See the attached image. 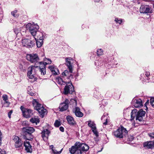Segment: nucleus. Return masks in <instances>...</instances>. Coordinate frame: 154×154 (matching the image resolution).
<instances>
[{"mask_svg": "<svg viewBox=\"0 0 154 154\" xmlns=\"http://www.w3.org/2000/svg\"><path fill=\"white\" fill-rule=\"evenodd\" d=\"M24 146L25 147V150L28 152H31L32 151V146L28 141L26 140L24 143Z\"/></svg>", "mask_w": 154, "mask_h": 154, "instance_id": "obj_19", "label": "nucleus"}, {"mask_svg": "<svg viewBox=\"0 0 154 154\" xmlns=\"http://www.w3.org/2000/svg\"><path fill=\"white\" fill-rule=\"evenodd\" d=\"M36 35H37V39H44V38L47 37V35L45 33L39 31L37 32Z\"/></svg>", "mask_w": 154, "mask_h": 154, "instance_id": "obj_21", "label": "nucleus"}, {"mask_svg": "<svg viewBox=\"0 0 154 154\" xmlns=\"http://www.w3.org/2000/svg\"><path fill=\"white\" fill-rule=\"evenodd\" d=\"M38 63L39 66L37 68L39 70L41 74L44 75L46 73L45 64L42 62H39Z\"/></svg>", "mask_w": 154, "mask_h": 154, "instance_id": "obj_15", "label": "nucleus"}, {"mask_svg": "<svg viewBox=\"0 0 154 154\" xmlns=\"http://www.w3.org/2000/svg\"><path fill=\"white\" fill-rule=\"evenodd\" d=\"M0 153L1 154H5V151L4 150H2L0 148Z\"/></svg>", "mask_w": 154, "mask_h": 154, "instance_id": "obj_46", "label": "nucleus"}, {"mask_svg": "<svg viewBox=\"0 0 154 154\" xmlns=\"http://www.w3.org/2000/svg\"><path fill=\"white\" fill-rule=\"evenodd\" d=\"M42 39H37L36 38L35 43H36L37 46L38 48L41 47L43 44V40Z\"/></svg>", "mask_w": 154, "mask_h": 154, "instance_id": "obj_30", "label": "nucleus"}, {"mask_svg": "<svg viewBox=\"0 0 154 154\" xmlns=\"http://www.w3.org/2000/svg\"><path fill=\"white\" fill-rule=\"evenodd\" d=\"M26 58L27 60L32 63L37 62L39 60L38 55L35 54H27Z\"/></svg>", "mask_w": 154, "mask_h": 154, "instance_id": "obj_11", "label": "nucleus"}, {"mask_svg": "<svg viewBox=\"0 0 154 154\" xmlns=\"http://www.w3.org/2000/svg\"><path fill=\"white\" fill-rule=\"evenodd\" d=\"M50 147L52 149V152L53 153V154H60L61 153V151H57L56 150L54 149L53 145H51Z\"/></svg>", "mask_w": 154, "mask_h": 154, "instance_id": "obj_33", "label": "nucleus"}, {"mask_svg": "<svg viewBox=\"0 0 154 154\" xmlns=\"http://www.w3.org/2000/svg\"><path fill=\"white\" fill-rule=\"evenodd\" d=\"M36 41V38L35 37L33 39L31 38L29 39H23L22 41V45L23 46L27 48H32L35 45Z\"/></svg>", "mask_w": 154, "mask_h": 154, "instance_id": "obj_7", "label": "nucleus"}, {"mask_svg": "<svg viewBox=\"0 0 154 154\" xmlns=\"http://www.w3.org/2000/svg\"><path fill=\"white\" fill-rule=\"evenodd\" d=\"M46 62L45 63H44L45 65L48 64H50L51 63V60L49 58H46L45 59V60Z\"/></svg>", "mask_w": 154, "mask_h": 154, "instance_id": "obj_39", "label": "nucleus"}, {"mask_svg": "<svg viewBox=\"0 0 154 154\" xmlns=\"http://www.w3.org/2000/svg\"><path fill=\"white\" fill-rule=\"evenodd\" d=\"M69 102V100L68 99H66L64 102L61 103L59 106L60 110L63 111L67 109L68 107Z\"/></svg>", "mask_w": 154, "mask_h": 154, "instance_id": "obj_16", "label": "nucleus"}, {"mask_svg": "<svg viewBox=\"0 0 154 154\" xmlns=\"http://www.w3.org/2000/svg\"><path fill=\"white\" fill-rule=\"evenodd\" d=\"M152 141V143H153V144H152V146H153V147H154V141Z\"/></svg>", "mask_w": 154, "mask_h": 154, "instance_id": "obj_51", "label": "nucleus"}, {"mask_svg": "<svg viewBox=\"0 0 154 154\" xmlns=\"http://www.w3.org/2000/svg\"><path fill=\"white\" fill-rule=\"evenodd\" d=\"M27 93L31 96L34 95V93L33 92L32 89H31V87L29 86L27 88Z\"/></svg>", "mask_w": 154, "mask_h": 154, "instance_id": "obj_34", "label": "nucleus"}, {"mask_svg": "<svg viewBox=\"0 0 154 154\" xmlns=\"http://www.w3.org/2000/svg\"><path fill=\"white\" fill-rule=\"evenodd\" d=\"M35 129L32 127H25L23 128V133L31 134L35 131Z\"/></svg>", "mask_w": 154, "mask_h": 154, "instance_id": "obj_22", "label": "nucleus"}, {"mask_svg": "<svg viewBox=\"0 0 154 154\" xmlns=\"http://www.w3.org/2000/svg\"><path fill=\"white\" fill-rule=\"evenodd\" d=\"M30 121L33 123H35L37 125L39 122V120L38 118H32L30 119Z\"/></svg>", "mask_w": 154, "mask_h": 154, "instance_id": "obj_31", "label": "nucleus"}, {"mask_svg": "<svg viewBox=\"0 0 154 154\" xmlns=\"http://www.w3.org/2000/svg\"><path fill=\"white\" fill-rule=\"evenodd\" d=\"M23 138L26 139V140H31L33 138V136L31 134L28 133H23Z\"/></svg>", "mask_w": 154, "mask_h": 154, "instance_id": "obj_26", "label": "nucleus"}, {"mask_svg": "<svg viewBox=\"0 0 154 154\" xmlns=\"http://www.w3.org/2000/svg\"><path fill=\"white\" fill-rule=\"evenodd\" d=\"M27 30H28L31 34L33 36V38L36 35L37 32L39 29L38 26L36 24L28 23L26 26Z\"/></svg>", "mask_w": 154, "mask_h": 154, "instance_id": "obj_6", "label": "nucleus"}, {"mask_svg": "<svg viewBox=\"0 0 154 154\" xmlns=\"http://www.w3.org/2000/svg\"><path fill=\"white\" fill-rule=\"evenodd\" d=\"M13 112V111L12 110H11L10 111V112L8 113V116L9 118H10L11 117V115Z\"/></svg>", "mask_w": 154, "mask_h": 154, "instance_id": "obj_44", "label": "nucleus"}, {"mask_svg": "<svg viewBox=\"0 0 154 154\" xmlns=\"http://www.w3.org/2000/svg\"><path fill=\"white\" fill-rule=\"evenodd\" d=\"M86 122H88V126L90 127L91 129L96 127V124L94 122L89 120L87 121Z\"/></svg>", "mask_w": 154, "mask_h": 154, "instance_id": "obj_28", "label": "nucleus"}, {"mask_svg": "<svg viewBox=\"0 0 154 154\" xmlns=\"http://www.w3.org/2000/svg\"><path fill=\"white\" fill-rule=\"evenodd\" d=\"M153 143L152 141L146 142L144 144V146L148 148H153L152 144Z\"/></svg>", "mask_w": 154, "mask_h": 154, "instance_id": "obj_29", "label": "nucleus"}, {"mask_svg": "<svg viewBox=\"0 0 154 154\" xmlns=\"http://www.w3.org/2000/svg\"><path fill=\"white\" fill-rule=\"evenodd\" d=\"M17 11L15 10L11 12V14L14 17H18V15L17 14Z\"/></svg>", "mask_w": 154, "mask_h": 154, "instance_id": "obj_36", "label": "nucleus"}, {"mask_svg": "<svg viewBox=\"0 0 154 154\" xmlns=\"http://www.w3.org/2000/svg\"><path fill=\"white\" fill-rule=\"evenodd\" d=\"M100 0H94V2H99Z\"/></svg>", "mask_w": 154, "mask_h": 154, "instance_id": "obj_50", "label": "nucleus"}, {"mask_svg": "<svg viewBox=\"0 0 154 154\" xmlns=\"http://www.w3.org/2000/svg\"><path fill=\"white\" fill-rule=\"evenodd\" d=\"M150 72H146L144 73L141 74L140 79L143 82H146V80H149L148 77L150 75Z\"/></svg>", "mask_w": 154, "mask_h": 154, "instance_id": "obj_18", "label": "nucleus"}, {"mask_svg": "<svg viewBox=\"0 0 154 154\" xmlns=\"http://www.w3.org/2000/svg\"><path fill=\"white\" fill-rule=\"evenodd\" d=\"M14 32L15 34H17L18 33V29H15L14 30Z\"/></svg>", "mask_w": 154, "mask_h": 154, "instance_id": "obj_49", "label": "nucleus"}, {"mask_svg": "<svg viewBox=\"0 0 154 154\" xmlns=\"http://www.w3.org/2000/svg\"><path fill=\"white\" fill-rule=\"evenodd\" d=\"M80 108L77 107H75L73 108L72 111L76 116L79 117H82L83 116V113L80 111Z\"/></svg>", "mask_w": 154, "mask_h": 154, "instance_id": "obj_17", "label": "nucleus"}, {"mask_svg": "<svg viewBox=\"0 0 154 154\" xmlns=\"http://www.w3.org/2000/svg\"><path fill=\"white\" fill-rule=\"evenodd\" d=\"M54 125L56 127H58L61 125V123L59 121L56 120L55 122Z\"/></svg>", "mask_w": 154, "mask_h": 154, "instance_id": "obj_40", "label": "nucleus"}, {"mask_svg": "<svg viewBox=\"0 0 154 154\" xmlns=\"http://www.w3.org/2000/svg\"><path fill=\"white\" fill-rule=\"evenodd\" d=\"M103 116L102 117V118H101V119H102V118H103Z\"/></svg>", "mask_w": 154, "mask_h": 154, "instance_id": "obj_54", "label": "nucleus"}, {"mask_svg": "<svg viewBox=\"0 0 154 154\" xmlns=\"http://www.w3.org/2000/svg\"><path fill=\"white\" fill-rule=\"evenodd\" d=\"M89 149V146L87 144L80 142H76L74 146L69 149L71 154H84L85 152Z\"/></svg>", "mask_w": 154, "mask_h": 154, "instance_id": "obj_1", "label": "nucleus"}, {"mask_svg": "<svg viewBox=\"0 0 154 154\" xmlns=\"http://www.w3.org/2000/svg\"><path fill=\"white\" fill-rule=\"evenodd\" d=\"M128 133L127 131L124 128H119L113 132V134L117 137L122 138Z\"/></svg>", "mask_w": 154, "mask_h": 154, "instance_id": "obj_8", "label": "nucleus"}, {"mask_svg": "<svg viewBox=\"0 0 154 154\" xmlns=\"http://www.w3.org/2000/svg\"><path fill=\"white\" fill-rule=\"evenodd\" d=\"M32 104L35 109L37 110L38 113L40 115L41 117H43L46 113L47 110L41 104L39 103L37 100L34 99L32 101Z\"/></svg>", "mask_w": 154, "mask_h": 154, "instance_id": "obj_4", "label": "nucleus"}, {"mask_svg": "<svg viewBox=\"0 0 154 154\" xmlns=\"http://www.w3.org/2000/svg\"><path fill=\"white\" fill-rule=\"evenodd\" d=\"M103 149V148H102L101 149V150L100 151H98V152H100Z\"/></svg>", "mask_w": 154, "mask_h": 154, "instance_id": "obj_53", "label": "nucleus"}, {"mask_svg": "<svg viewBox=\"0 0 154 154\" xmlns=\"http://www.w3.org/2000/svg\"><path fill=\"white\" fill-rule=\"evenodd\" d=\"M148 135L150 137L154 138V132L148 134Z\"/></svg>", "mask_w": 154, "mask_h": 154, "instance_id": "obj_42", "label": "nucleus"}, {"mask_svg": "<svg viewBox=\"0 0 154 154\" xmlns=\"http://www.w3.org/2000/svg\"><path fill=\"white\" fill-rule=\"evenodd\" d=\"M20 109L23 116L25 118H29L33 114V111L31 109H26L23 106H21Z\"/></svg>", "mask_w": 154, "mask_h": 154, "instance_id": "obj_10", "label": "nucleus"}, {"mask_svg": "<svg viewBox=\"0 0 154 154\" xmlns=\"http://www.w3.org/2000/svg\"><path fill=\"white\" fill-rule=\"evenodd\" d=\"M56 81L57 83L60 85H65L67 83V82H65L63 80V79L60 77L57 78L56 79Z\"/></svg>", "mask_w": 154, "mask_h": 154, "instance_id": "obj_27", "label": "nucleus"}, {"mask_svg": "<svg viewBox=\"0 0 154 154\" xmlns=\"http://www.w3.org/2000/svg\"><path fill=\"white\" fill-rule=\"evenodd\" d=\"M2 133L1 132V131H0V146H1L2 144Z\"/></svg>", "mask_w": 154, "mask_h": 154, "instance_id": "obj_45", "label": "nucleus"}, {"mask_svg": "<svg viewBox=\"0 0 154 154\" xmlns=\"http://www.w3.org/2000/svg\"><path fill=\"white\" fill-rule=\"evenodd\" d=\"M145 114V112L142 109L138 111L137 109H134L132 110L131 112V119L130 120H133L135 117L136 121H142L143 120V117L144 116Z\"/></svg>", "mask_w": 154, "mask_h": 154, "instance_id": "obj_2", "label": "nucleus"}, {"mask_svg": "<svg viewBox=\"0 0 154 154\" xmlns=\"http://www.w3.org/2000/svg\"><path fill=\"white\" fill-rule=\"evenodd\" d=\"M64 88L63 94L65 95L68 94H72L74 91V88L71 83L67 82Z\"/></svg>", "mask_w": 154, "mask_h": 154, "instance_id": "obj_9", "label": "nucleus"}, {"mask_svg": "<svg viewBox=\"0 0 154 154\" xmlns=\"http://www.w3.org/2000/svg\"><path fill=\"white\" fill-rule=\"evenodd\" d=\"M48 68L54 75H57L59 73V70L56 66L54 65L51 66H49Z\"/></svg>", "mask_w": 154, "mask_h": 154, "instance_id": "obj_24", "label": "nucleus"}, {"mask_svg": "<svg viewBox=\"0 0 154 154\" xmlns=\"http://www.w3.org/2000/svg\"><path fill=\"white\" fill-rule=\"evenodd\" d=\"M123 21L124 20L120 19L118 18H116L115 20V21L116 23H119V24H121Z\"/></svg>", "mask_w": 154, "mask_h": 154, "instance_id": "obj_35", "label": "nucleus"}, {"mask_svg": "<svg viewBox=\"0 0 154 154\" xmlns=\"http://www.w3.org/2000/svg\"><path fill=\"white\" fill-rule=\"evenodd\" d=\"M66 64L68 67L69 71L67 70L64 71L62 73L63 76H66L67 78H70L72 76V73L73 72L71 62V60H72V58L71 57H66L65 58Z\"/></svg>", "mask_w": 154, "mask_h": 154, "instance_id": "obj_3", "label": "nucleus"}, {"mask_svg": "<svg viewBox=\"0 0 154 154\" xmlns=\"http://www.w3.org/2000/svg\"><path fill=\"white\" fill-rule=\"evenodd\" d=\"M92 131L94 133V134L97 137L98 136V133L97 132V131L96 129V127L95 128H93L92 129Z\"/></svg>", "mask_w": 154, "mask_h": 154, "instance_id": "obj_38", "label": "nucleus"}, {"mask_svg": "<svg viewBox=\"0 0 154 154\" xmlns=\"http://www.w3.org/2000/svg\"><path fill=\"white\" fill-rule=\"evenodd\" d=\"M69 103L70 105H72V106L74 107V108L76 107L77 103L75 100L74 99H71L70 100Z\"/></svg>", "mask_w": 154, "mask_h": 154, "instance_id": "obj_32", "label": "nucleus"}, {"mask_svg": "<svg viewBox=\"0 0 154 154\" xmlns=\"http://www.w3.org/2000/svg\"><path fill=\"white\" fill-rule=\"evenodd\" d=\"M149 103V100H148L147 101L146 103L145 104H148Z\"/></svg>", "mask_w": 154, "mask_h": 154, "instance_id": "obj_52", "label": "nucleus"}, {"mask_svg": "<svg viewBox=\"0 0 154 154\" xmlns=\"http://www.w3.org/2000/svg\"><path fill=\"white\" fill-rule=\"evenodd\" d=\"M38 66H31L28 69L27 76L29 78V81L33 82L37 79L35 75L36 69Z\"/></svg>", "mask_w": 154, "mask_h": 154, "instance_id": "obj_5", "label": "nucleus"}, {"mask_svg": "<svg viewBox=\"0 0 154 154\" xmlns=\"http://www.w3.org/2000/svg\"><path fill=\"white\" fill-rule=\"evenodd\" d=\"M13 140L14 143L15 147L16 149H19L22 148L23 142L18 136H15Z\"/></svg>", "mask_w": 154, "mask_h": 154, "instance_id": "obj_12", "label": "nucleus"}, {"mask_svg": "<svg viewBox=\"0 0 154 154\" xmlns=\"http://www.w3.org/2000/svg\"><path fill=\"white\" fill-rule=\"evenodd\" d=\"M150 103L152 106L154 108V97H152L150 99Z\"/></svg>", "mask_w": 154, "mask_h": 154, "instance_id": "obj_41", "label": "nucleus"}, {"mask_svg": "<svg viewBox=\"0 0 154 154\" xmlns=\"http://www.w3.org/2000/svg\"><path fill=\"white\" fill-rule=\"evenodd\" d=\"M128 139L130 141H132L134 139V137L132 136H128Z\"/></svg>", "mask_w": 154, "mask_h": 154, "instance_id": "obj_43", "label": "nucleus"}, {"mask_svg": "<svg viewBox=\"0 0 154 154\" xmlns=\"http://www.w3.org/2000/svg\"><path fill=\"white\" fill-rule=\"evenodd\" d=\"M131 104L135 108H140L143 106L142 100L140 99H133Z\"/></svg>", "mask_w": 154, "mask_h": 154, "instance_id": "obj_13", "label": "nucleus"}, {"mask_svg": "<svg viewBox=\"0 0 154 154\" xmlns=\"http://www.w3.org/2000/svg\"><path fill=\"white\" fill-rule=\"evenodd\" d=\"M1 5V4H0V5Z\"/></svg>", "mask_w": 154, "mask_h": 154, "instance_id": "obj_55", "label": "nucleus"}, {"mask_svg": "<svg viewBox=\"0 0 154 154\" xmlns=\"http://www.w3.org/2000/svg\"><path fill=\"white\" fill-rule=\"evenodd\" d=\"M66 119L68 123L70 125H73L76 124L75 122L72 117L68 116H66Z\"/></svg>", "mask_w": 154, "mask_h": 154, "instance_id": "obj_25", "label": "nucleus"}, {"mask_svg": "<svg viewBox=\"0 0 154 154\" xmlns=\"http://www.w3.org/2000/svg\"><path fill=\"white\" fill-rule=\"evenodd\" d=\"M108 122V120L107 119H106V122H104L103 124L104 125H107V123Z\"/></svg>", "mask_w": 154, "mask_h": 154, "instance_id": "obj_48", "label": "nucleus"}, {"mask_svg": "<svg viewBox=\"0 0 154 154\" xmlns=\"http://www.w3.org/2000/svg\"><path fill=\"white\" fill-rule=\"evenodd\" d=\"M151 11V8L146 5H142L140 8V12L141 13H150Z\"/></svg>", "mask_w": 154, "mask_h": 154, "instance_id": "obj_14", "label": "nucleus"}, {"mask_svg": "<svg viewBox=\"0 0 154 154\" xmlns=\"http://www.w3.org/2000/svg\"><path fill=\"white\" fill-rule=\"evenodd\" d=\"M3 100L4 101L3 104V106L5 107H8L10 103L8 101V96L6 94H4L2 96Z\"/></svg>", "mask_w": 154, "mask_h": 154, "instance_id": "obj_23", "label": "nucleus"}, {"mask_svg": "<svg viewBox=\"0 0 154 154\" xmlns=\"http://www.w3.org/2000/svg\"><path fill=\"white\" fill-rule=\"evenodd\" d=\"M97 54L98 56H100L103 54V51L101 49H98L97 51Z\"/></svg>", "mask_w": 154, "mask_h": 154, "instance_id": "obj_37", "label": "nucleus"}, {"mask_svg": "<svg viewBox=\"0 0 154 154\" xmlns=\"http://www.w3.org/2000/svg\"><path fill=\"white\" fill-rule=\"evenodd\" d=\"M50 131L47 129H44L42 132V137L43 140H46L48 138Z\"/></svg>", "mask_w": 154, "mask_h": 154, "instance_id": "obj_20", "label": "nucleus"}, {"mask_svg": "<svg viewBox=\"0 0 154 154\" xmlns=\"http://www.w3.org/2000/svg\"><path fill=\"white\" fill-rule=\"evenodd\" d=\"M59 129L60 131L62 132H63L64 131V128L63 127H60L59 128Z\"/></svg>", "mask_w": 154, "mask_h": 154, "instance_id": "obj_47", "label": "nucleus"}]
</instances>
